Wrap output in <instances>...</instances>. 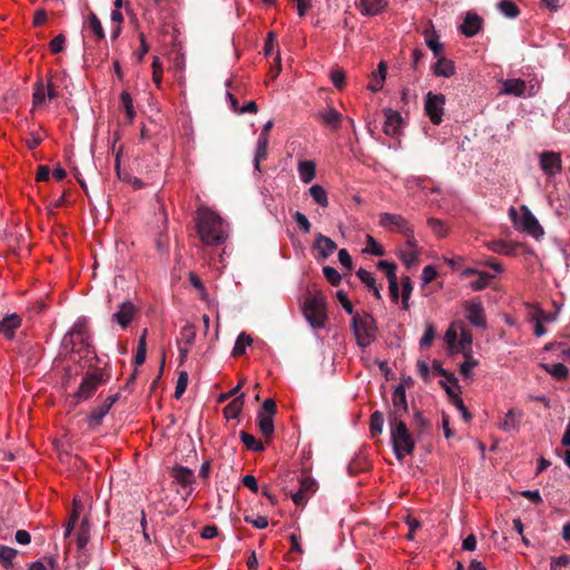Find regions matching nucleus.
Segmentation results:
<instances>
[{
	"mask_svg": "<svg viewBox=\"0 0 570 570\" xmlns=\"http://www.w3.org/2000/svg\"><path fill=\"white\" fill-rule=\"evenodd\" d=\"M197 234L208 246H217L226 239L223 219L209 209L199 212L197 217Z\"/></svg>",
	"mask_w": 570,
	"mask_h": 570,
	"instance_id": "obj_1",
	"label": "nucleus"
},
{
	"mask_svg": "<svg viewBox=\"0 0 570 570\" xmlns=\"http://www.w3.org/2000/svg\"><path fill=\"white\" fill-rule=\"evenodd\" d=\"M110 379V373L106 368H96L87 372L78 390L71 395V403L77 406L80 402L87 401L94 396L99 386L106 384Z\"/></svg>",
	"mask_w": 570,
	"mask_h": 570,
	"instance_id": "obj_2",
	"label": "nucleus"
},
{
	"mask_svg": "<svg viewBox=\"0 0 570 570\" xmlns=\"http://www.w3.org/2000/svg\"><path fill=\"white\" fill-rule=\"evenodd\" d=\"M390 432L393 451L397 460L402 461L405 455H411L415 449V441L404 421L391 422Z\"/></svg>",
	"mask_w": 570,
	"mask_h": 570,
	"instance_id": "obj_3",
	"label": "nucleus"
},
{
	"mask_svg": "<svg viewBox=\"0 0 570 570\" xmlns=\"http://www.w3.org/2000/svg\"><path fill=\"white\" fill-rule=\"evenodd\" d=\"M352 331L360 347L370 346L377 336V326L375 318L368 313H355L351 322Z\"/></svg>",
	"mask_w": 570,
	"mask_h": 570,
	"instance_id": "obj_4",
	"label": "nucleus"
},
{
	"mask_svg": "<svg viewBox=\"0 0 570 570\" xmlns=\"http://www.w3.org/2000/svg\"><path fill=\"white\" fill-rule=\"evenodd\" d=\"M303 313L313 328L324 327L327 321L325 296L322 293H317L306 297Z\"/></svg>",
	"mask_w": 570,
	"mask_h": 570,
	"instance_id": "obj_5",
	"label": "nucleus"
},
{
	"mask_svg": "<svg viewBox=\"0 0 570 570\" xmlns=\"http://www.w3.org/2000/svg\"><path fill=\"white\" fill-rule=\"evenodd\" d=\"M522 216L520 217L514 207L509 209V216L511 217L514 226L535 239L542 237L544 232L535 216L525 206L522 207Z\"/></svg>",
	"mask_w": 570,
	"mask_h": 570,
	"instance_id": "obj_6",
	"label": "nucleus"
},
{
	"mask_svg": "<svg viewBox=\"0 0 570 570\" xmlns=\"http://www.w3.org/2000/svg\"><path fill=\"white\" fill-rule=\"evenodd\" d=\"M277 412V405L273 399H266L258 413H257V423L261 433L265 438H272L274 434V421L273 417Z\"/></svg>",
	"mask_w": 570,
	"mask_h": 570,
	"instance_id": "obj_7",
	"label": "nucleus"
},
{
	"mask_svg": "<svg viewBox=\"0 0 570 570\" xmlns=\"http://www.w3.org/2000/svg\"><path fill=\"white\" fill-rule=\"evenodd\" d=\"M445 96L429 91L425 96L424 110L433 125H440L443 120Z\"/></svg>",
	"mask_w": 570,
	"mask_h": 570,
	"instance_id": "obj_8",
	"label": "nucleus"
},
{
	"mask_svg": "<svg viewBox=\"0 0 570 570\" xmlns=\"http://www.w3.org/2000/svg\"><path fill=\"white\" fill-rule=\"evenodd\" d=\"M392 406L393 409L389 412V423L403 421V416L409 413V404L403 383L396 385L393 391Z\"/></svg>",
	"mask_w": 570,
	"mask_h": 570,
	"instance_id": "obj_9",
	"label": "nucleus"
},
{
	"mask_svg": "<svg viewBox=\"0 0 570 570\" xmlns=\"http://www.w3.org/2000/svg\"><path fill=\"white\" fill-rule=\"evenodd\" d=\"M466 318L475 327H485L487 318L482 303L478 299L468 301L464 304Z\"/></svg>",
	"mask_w": 570,
	"mask_h": 570,
	"instance_id": "obj_10",
	"label": "nucleus"
},
{
	"mask_svg": "<svg viewBox=\"0 0 570 570\" xmlns=\"http://www.w3.org/2000/svg\"><path fill=\"white\" fill-rule=\"evenodd\" d=\"M137 313V307L130 301H126L119 304L111 321L119 324L121 328H127Z\"/></svg>",
	"mask_w": 570,
	"mask_h": 570,
	"instance_id": "obj_11",
	"label": "nucleus"
},
{
	"mask_svg": "<svg viewBox=\"0 0 570 570\" xmlns=\"http://www.w3.org/2000/svg\"><path fill=\"white\" fill-rule=\"evenodd\" d=\"M540 168L549 177L554 176L562 169L561 156L554 151H543L540 154Z\"/></svg>",
	"mask_w": 570,
	"mask_h": 570,
	"instance_id": "obj_12",
	"label": "nucleus"
},
{
	"mask_svg": "<svg viewBox=\"0 0 570 570\" xmlns=\"http://www.w3.org/2000/svg\"><path fill=\"white\" fill-rule=\"evenodd\" d=\"M483 19L475 12H468L459 30L468 38L474 37L482 28Z\"/></svg>",
	"mask_w": 570,
	"mask_h": 570,
	"instance_id": "obj_13",
	"label": "nucleus"
},
{
	"mask_svg": "<svg viewBox=\"0 0 570 570\" xmlns=\"http://www.w3.org/2000/svg\"><path fill=\"white\" fill-rule=\"evenodd\" d=\"M173 478L185 489H187L186 495H190L193 492L191 485L195 483L196 478L194 472L186 466L176 465L173 469Z\"/></svg>",
	"mask_w": 570,
	"mask_h": 570,
	"instance_id": "obj_14",
	"label": "nucleus"
},
{
	"mask_svg": "<svg viewBox=\"0 0 570 570\" xmlns=\"http://www.w3.org/2000/svg\"><path fill=\"white\" fill-rule=\"evenodd\" d=\"M21 323L22 318L17 313L6 315L0 320V334H3L7 340H12Z\"/></svg>",
	"mask_w": 570,
	"mask_h": 570,
	"instance_id": "obj_15",
	"label": "nucleus"
},
{
	"mask_svg": "<svg viewBox=\"0 0 570 570\" xmlns=\"http://www.w3.org/2000/svg\"><path fill=\"white\" fill-rule=\"evenodd\" d=\"M402 117L399 111L385 110L384 132L390 137H397L401 134Z\"/></svg>",
	"mask_w": 570,
	"mask_h": 570,
	"instance_id": "obj_16",
	"label": "nucleus"
},
{
	"mask_svg": "<svg viewBox=\"0 0 570 570\" xmlns=\"http://www.w3.org/2000/svg\"><path fill=\"white\" fill-rule=\"evenodd\" d=\"M313 247L318 252L316 258L326 259L334 253L337 246L336 243L332 240L330 237L318 233L315 237Z\"/></svg>",
	"mask_w": 570,
	"mask_h": 570,
	"instance_id": "obj_17",
	"label": "nucleus"
},
{
	"mask_svg": "<svg viewBox=\"0 0 570 570\" xmlns=\"http://www.w3.org/2000/svg\"><path fill=\"white\" fill-rule=\"evenodd\" d=\"M380 226L389 229L397 228L401 233L402 229L409 227L405 218H403L401 215L391 213H382L380 215Z\"/></svg>",
	"mask_w": 570,
	"mask_h": 570,
	"instance_id": "obj_18",
	"label": "nucleus"
},
{
	"mask_svg": "<svg viewBox=\"0 0 570 570\" xmlns=\"http://www.w3.org/2000/svg\"><path fill=\"white\" fill-rule=\"evenodd\" d=\"M71 340L76 337L82 347L86 350V356L89 353H95L94 347L90 344L89 336L87 335L86 325L82 322H77L69 332Z\"/></svg>",
	"mask_w": 570,
	"mask_h": 570,
	"instance_id": "obj_19",
	"label": "nucleus"
},
{
	"mask_svg": "<svg viewBox=\"0 0 570 570\" xmlns=\"http://www.w3.org/2000/svg\"><path fill=\"white\" fill-rule=\"evenodd\" d=\"M527 83L522 79H507L502 81L500 94L521 97L524 95Z\"/></svg>",
	"mask_w": 570,
	"mask_h": 570,
	"instance_id": "obj_20",
	"label": "nucleus"
},
{
	"mask_svg": "<svg viewBox=\"0 0 570 570\" xmlns=\"http://www.w3.org/2000/svg\"><path fill=\"white\" fill-rule=\"evenodd\" d=\"M317 116L325 126L334 130H337L341 127L343 116L333 107L320 111Z\"/></svg>",
	"mask_w": 570,
	"mask_h": 570,
	"instance_id": "obj_21",
	"label": "nucleus"
},
{
	"mask_svg": "<svg viewBox=\"0 0 570 570\" xmlns=\"http://www.w3.org/2000/svg\"><path fill=\"white\" fill-rule=\"evenodd\" d=\"M525 306L530 311V320H539L541 323H552L557 321L560 313V308L553 313H548L537 304L527 303Z\"/></svg>",
	"mask_w": 570,
	"mask_h": 570,
	"instance_id": "obj_22",
	"label": "nucleus"
},
{
	"mask_svg": "<svg viewBox=\"0 0 570 570\" xmlns=\"http://www.w3.org/2000/svg\"><path fill=\"white\" fill-rule=\"evenodd\" d=\"M432 70L438 77L449 78L455 73V65L452 60L439 56L438 61L432 67Z\"/></svg>",
	"mask_w": 570,
	"mask_h": 570,
	"instance_id": "obj_23",
	"label": "nucleus"
},
{
	"mask_svg": "<svg viewBox=\"0 0 570 570\" xmlns=\"http://www.w3.org/2000/svg\"><path fill=\"white\" fill-rule=\"evenodd\" d=\"M387 6V0H360L362 14L375 16L382 12Z\"/></svg>",
	"mask_w": 570,
	"mask_h": 570,
	"instance_id": "obj_24",
	"label": "nucleus"
},
{
	"mask_svg": "<svg viewBox=\"0 0 570 570\" xmlns=\"http://www.w3.org/2000/svg\"><path fill=\"white\" fill-rule=\"evenodd\" d=\"M523 416V412L515 409H510L505 414L503 422L500 424V429L503 431L515 430L520 428V420Z\"/></svg>",
	"mask_w": 570,
	"mask_h": 570,
	"instance_id": "obj_25",
	"label": "nucleus"
},
{
	"mask_svg": "<svg viewBox=\"0 0 570 570\" xmlns=\"http://www.w3.org/2000/svg\"><path fill=\"white\" fill-rule=\"evenodd\" d=\"M109 411L110 410L104 403L96 406L86 419L88 428L95 430L100 426L104 417L108 414Z\"/></svg>",
	"mask_w": 570,
	"mask_h": 570,
	"instance_id": "obj_26",
	"label": "nucleus"
},
{
	"mask_svg": "<svg viewBox=\"0 0 570 570\" xmlns=\"http://www.w3.org/2000/svg\"><path fill=\"white\" fill-rule=\"evenodd\" d=\"M244 394H240L238 396H235L225 407H224V415L227 420L236 419L244 405Z\"/></svg>",
	"mask_w": 570,
	"mask_h": 570,
	"instance_id": "obj_27",
	"label": "nucleus"
},
{
	"mask_svg": "<svg viewBox=\"0 0 570 570\" xmlns=\"http://www.w3.org/2000/svg\"><path fill=\"white\" fill-rule=\"evenodd\" d=\"M18 554V550L11 547L0 544V564L4 569H12L14 567L13 560L17 558Z\"/></svg>",
	"mask_w": 570,
	"mask_h": 570,
	"instance_id": "obj_28",
	"label": "nucleus"
},
{
	"mask_svg": "<svg viewBox=\"0 0 570 570\" xmlns=\"http://www.w3.org/2000/svg\"><path fill=\"white\" fill-rule=\"evenodd\" d=\"M147 334H148L147 328H144L141 334H140V336H139V340H138V346H137L136 355H135V358H134V363L137 366L144 364L145 361H146Z\"/></svg>",
	"mask_w": 570,
	"mask_h": 570,
	"instance_id": "obj_29",
	"label": "nucleus"
},
{
	"mask_svg": "<svg viewBox=\"0 0 570 570\" xmlns=\"http://www.w3.org/2000/svg\"><path fill=\"white\" fill-rule=\"evenodd\" d=\"M268 144H269V140H267L265 138L257 139V146H256L255 157H254V166L257 171H261V161H263L267 158Z\"/></svg>",
	"mask_w": 570,
	"mask_h": 570,
	"instance_id": "obj_30",
	"label": "nucleus"
},
{
	"mask_svg": "<svg viewBox=\"0 0 570 570\" xmlns=\"http://www.w3.org/2000/svg\"><path fill=\"white\" fill-rule=\"evenodd\" d=\"M298 174L301 177V180L305 184H308L312 181L315 177V164L309 160L301 161L298 164Z\"/></svg>",
	"mask_w": 570,
	"mask_h": 570,
	"instance_id": "obj_31",
	"label": "nucleus"
},
{
	"mask_svg": "<svg viewBox=\"0 0 570 570\" xmlns=\"http://www.w3.org/2000/svg\"><path fill=\"white\" fill-rule=\"evenodd\" d=\"M541 366L547 373L551 374L554 379L559 381L566 380L568 377V367L562 363L541 364Z\"/></svg>",
	"mask_w": 570,
	"mask_h": 570,
	"instance_id": "obj_32",
	"label": "nucleus"
},
{
	"mask_svg": "<svg viewBox=\"0 0 570 570\" xmlns=\"http://www.w3.org/2000/svg\"><path fill=\"white\" fill-rule=\"evenodd\" d=\"M90 538V527L87 519H82L77 531V546L79 549H83Z\"/></svg>",
	"mask_w": 570,
	"mask_h": 570,
	"instance_id": "obj_33",
	"label": "nucleus"
},
{
	"mask_svg": "<svg viewBox=\"0 0 570 570\" xmlns=\"http://www.w3.org/2000/svg\"><path fill=\"white\" fill-rule=\"evenodd\" d=\"M239 436H240L242 442L248 450L254 451V452L264 451V449H265L264 444L261 441L256 440V438L254 435H252L245 431H240Z\"/></svg>",
	"mask_w": 570,
	"mask_h": 570,
	"instance_id": "obj_34",
	"label": "nucleus"
},
{
	"mask_svg": "<svg viewBox=\"0 0 570 570\" xmlns=\"http://www.w3.org/2000/svg\"><path fill=\"white\" fill-rule=\"evenodd\" d=\"M384 424V415L381 411H375L371 414L370 419V432L374 438L382 433Z\"/></svg>",
	"mask_w": 570,
	"mask_h": 570,
	"instance_id": "obj_35",
	"label": "nucleus"
},
{
	"mask_svg": "<svg viewBox=\"0 0 570 570\" xmlns=\"http://www.w3.org/2000/svg\"><path fill=\"white\" fill-rule=\"evenodd\" d=\"M499 11L507 18L513 19L520 14V9L512 0H502L498 3Z\"/></svg>",
	"mask_w": 570,
	"mask_h": 570,
	"instance_id": "obj_36",
	"label": "nucleus"
},
{
	"mask_svg": "<svg viewBox=\"0 0 570 570\" xmlns=\"http://www.w3.org/2000/svg\"><path fill=\"white\" fill-rule=\"evenodd\" d=\"M488 248L498 254L512 255L514 253V247L502 239L491 240L488 243Z\"/></svg>",
	"mask_w": 570,
	"mask_h": 570,
	"instance_id": "obj_37",
	"label": "nucleus"
},
{
	"mask_svg": "<svg viewBox=\"0 0 570 570\" xmlns=\"http://www.w3.org/2000/svg\"><path fill=\"white\" fill-rule=\"evenodd\" d=\"M196 328L193 324H186L180 328L179 340L180 344L191 346L195 343Z\"/></svg>",
	"mask_w": 570,
	"mask_h": 570,
	"instance_id": "obj_38",
	"label": "nucleus"
},
{
	"mask_svg": "<svg viewBox=\"0 0 570 570\" xmlns=\"http://www.w3.org/2000/svg\"><path fill=\"white\" fill-rule=\"evenodd\" d=\"M253 343V340L249 335L245 333H240L235 342L233 348V356L237 357L245 353L246 347Z\"/></svg>",
	"mask_w": 570,
	"mask_h": 570,
	"instance_id": "obj_39",
	"label": "nucleus"
},
{
	"mask_svg": "<svg viewBox=\"0 0 570 570\" xmlns=\"http://www.w3.org/2000/svg\"><path fill=\"white\" fill-rule=\"evenodd\" d=\"M309 195L316 204L322 207L328 206L327 193L321 185H313L309 188Z\"/></svg>",
	"mask_w": 570,
	"mask_h": 570,
	"instance_id": "obj_40",
	"label": "nucleus"
},
{
	"mask_svg": "<svg viewBox=\"0 0 570 570\" xmlns=\"http://www.w3.org/2000/svg\"><path fill=\"white\" fill-rule=\"evenodd\" d=\"M88 28L96 36L97 40H102L105 38V31L101 22L94 12H90L88 16Z\"/></svg>",
	"mask_w": 570,
	"mask_h": 570,
	"instance_id": "obj_41",
	"label": "nucleus"
},
{
	"mask_svg": "<svg viewBox=\"0 0 570 570\" xmlns=\"http://www.w3.org/2000/svg\"><path fill=\"white\" fill-rule=\"evenodd\" d=\"M120 101H121V106L126 112L128 120L132 121L134 118L136 117V111L134 108V102H132V98H131L130 94L127 91H122L120 95Z\"/></svg>",
	"mask_w": 570,
	"mask_h": 570,
	"instance_id": "obj_42",
	"label": "nucleus"
},
{
	"mask_svg": "<svg viewBox=\"0 0 570 570\" xmlns=\"http://www.w3.org/2000/svg\"><path fill=\"white\" fill-rule=\"evenodd\" d=\"M493 278V275L489 274L488 272H480L478 274V278L470 283V287L474 292L483 291L489 286L490 281Z\"/></svg>",
	"mask_w": 570,
	"mask_h": 570,
	"instance_id": "obj_43",
	"label": "nucleus"
},
{
	"mask_svg": "<svg viewBox=\"0 0 570 570\" xmlns=\"http://www.w3.org/2000/svg\"><path fill=\"white\" fill-rule=\"evenodd\" d=\"M472 341H473L472 333L470 331L462 330L461 335H460L459 345H460V350L462 351V353L465 357H470Z\"/></svg>",
	"mask_w": 570,
	"mask_h": 570,
	"instance_id": "obj_44",
	"label": "nucleus"
},
{
	"mask_svg": "<svg viewBox=\"0 0 570 570\" xmlns=\"http://www.w3.org/2000/svg\"><path fill=\"white\" fill-rule=\"evenodd\" d=\"M432 370L438 375L445 377L446 382L458 386V379L455 377V375L453 373L444 370L442 367V364L439 361H436V360L433 361Z\"/></svg>",
	"mask_w": 570,
	"mask_h": 570,
	"instance_id": "obj_45",
	"label": "nucleus"
},
{
	"mask_svg": "<svg viewBox=\"0 0 570 570\" xmlns=\"http://www.w3.org/2000/svg\"><path fill=\"white\" fill-rule=\"evenodd\" d=\"M299 484H301L299 490L303 491V493L306 494V497H309L311 494L315 493L317 490L316 481L308 475L303 476L299 480Z\"/></svg>",
	"mask_w": 570,
	"mask_h": 570,
	"instance_id": "obj_46",
	"label": "nucleus"
},
{
	"mask_svg": "<svg viewBox=\"0 0 570 570\" xmlns=\"http://www.w3.org/2000/svg\"><path fill=\"white\" fill-rule=\"evenodd\" d=\"M377 268L385 273L387 281L397 278L396 276V264L389 261H380Z\"/></svg>",
	"mask_w": 570,
	"mask_h": 570,
	"instance_id": "obj_47",
	"label": "nucleus"
},
{
	"mask_svg": "<svg viewBox=\"0 0 570 570\" xmlns=\"http://www.w3.org/2000/svg\"><path fill=\"white\" fill-rule=\"evenodd\" d=\"M323 274L327 282L333 286H337L342 281L341 274L332 266H324Z\"/></svg>",
	"mask_w": 570,
	"mask_h": 570,
	"instance_id": "obj_48",
	"label": "nucleus"
},
{
	"mask_svg": "<svg viewBox=\"0 0 570 570\" xmlns=\"http://www.w3.org/2000/svg\"><path fill=\"white\" fill-rule=\"evenodd\" d=\"M187 383H188L187 372H180L177 383H176V387H175V394H174L175 399L181 397V395L185 393V391L187 389Z\"/></svg>",
	"mask_w": 570,
	"mask_h": 570,
	"instance_id": "obj_49",
	"label": "nucleus"
},
{
	"mask_svg": "<svg viewBox=\"0 0 570 570\" xmlns=\"http://www.w3.org/2000/svg\"><path fill=\"white\" fill-rule=\"evenodd\" d=\"M366 243H367V247H366L365 252L371 253L375 256L384 255L385 252H384L383 247L374 239V237H372L371 235H367Z\"/></svg>",
	"mask_w": 570,
	"mask_h": 570,
	"instance_id": "obj_50",
	"label": "nucleus"
},
{
	"mask_svg": "<svg viewBox=\"0 0 570 570\" xmlns=\"http://www.w3.org/2000/svg\"><path fill=\"white\" fill-rule=\"evenodd\" d=\"M435 337V328L432 324H428L425 327V332L423 336L420 340V346L421 347H429L433 343V340Z\"/></svg>",
	"mask_w": 570,
	"mask_h": 570,
	"instance_id": "obj_51",
	"label": "nucleus"
},
{
	"mask_svg": "<svg viewBox=\"0 0 570 570\" xmlns=\"http://www.w3.org/2000/svg\"><path fill=\"white\" fill-rule=\"evenodd\" d=\"M356 276L367 287V289L374 287V284L376 283V281H375L374 276L372 275V273L366 271V269H364V268H360L356 272Z\"/></svg>",
	"mask_w": 570,
	"mask_h": 570,
	"instance_id": "obj_52",
	"label": "nucleus"
},
{
	"mask_svg": "<svg viewBox=\"0 0 570 570\" xmlns=\"http://www.w3.org/2000/svg\"><path fill=\"white\" fill-rule=\"evenodd\" d=\"M399 258L403 262V264L410 268L412 267L413 265H416L419 259H417V253L416 252H404V250H401L399 253Z\"/></svg>",
	"mask_w": 570,
	"mask_h": 570,
	"instance_id": "obj_53",
	"label": "nucleus"
},
{
	"mask_svg": "<svg viewBox=\"0 0 570 570\" xmlns=\"http://www.w3.org/2000/svg\"><path fill=\"white\" fill-rule=\"evenodd\" d=\"M425 42H426V46L433 51V55L435 57H439L441 55V52L443 51V45L439 41L435 32H433V35L431 37H428Z\"/></svg>",
	"mask_w": 570,
	"mask_h": 570,
	"instance_id": "obj_54",
	"label": "nucleus"
},
{
	"mask_svg": "<svg viewBox=\"0 0 570 570\" xmlns=\"http://www.w3.org/2000/svg\"><path fill=\"white\" fill-rule=\"evenodd\" d=\"M66 37L63 35L56 36L49 43L50 51L53 55L60 53L65 49Z\"/></svg>",
	"mask_w": 570,
	"mask_h": 570,
	"instance_id": "obj_55",
	"label": "nucleus"
},
{
	"mask_svg": "<svg viewBox=\"0 0 570 570\" xmlns=\"http://www.w3.org/2000/svg\"><path fill=\"white\" fill-rule=\"evenodd\" d=\"M293 217L303 233L307 234L311 232L312 225L308 218L303 213L296 212Z\"/></svg>",
	"mask_w": 570,
	"mask_h": 570,
	"instance_id": "obj_56",
	"label": "nucleus"
},
{
	"mask_svg": "<svg viewBox=\"0 0 570 570\" xmlns=\"http://www.w3.org/2000/svg\"><path fill=\"white\" fill-rule=\"evenodd\" d=\"M163 67L158 57H154L153 60V81L158 88L161 86Z\"/></svg>",
	"mask_w": 570,
	"mask_h": 570,
	"instance_id": "obj_57",
	"label": "nucleus"
},
{
	"mask_svg": "<svg viewBox=\"0 0 570 570\" xmlns=\"http://www.w3.org/2000/svg\"><path fill=\"white\" fill-rule=\"evenodd\" d=\"M428 225L433 230L435 235L439 237H444L446 235V228L440 219L436 218H429Z\"/></svg>",
	"mask_w": 570,
	"mask_h": 570,
	"instance_id": "obj_58",
	"label": "nucleus"
},
{
	"mask_svg": "<svg viewBox=\"0 0 570 570\" xmlns=\"http://www.w3.org/2000/svg\"><path fill=\"white\" fill-rule=\"evenodd\" d=\"M245 522L250 523L256 529H265L268 525V520L264 515H258L254 518L253 515H245Z\"/></svg>",
	"mask_w": 570,
	"mask_h": 570,
	"instance_id": "obj_59",
	"label": "nucleus"
},
{
	"mask_svg": "<svg viewBox=\"0 0 570 570\" xmlns=\"http://www.w3.org/2000/svg\"><path fill=\"white\" fill-rule=\"evenodd\" d=\"M331 80L338 90L343 89L345 86V72L342 69L333 70L331 72Z\"/></svg>",
	"mask_w": 570,
	"mask_h": 570,
	"instance_id": "obj_60",
	"label": "nucleus"
},
{
	"mask_svg": "<svg viewBox=\"0 0 570 570\" xmlns=\"http://www.w3.org/2000/svg\"><path fill=\"white\" fill-rule=\"evenodd\" d=\"M336 297L347 314L353 316L356 313V312H354L353 305L350 302L347 294L344 291H338L336 293Z\"/></svg>",
	"mask_w": 570,
	"mask_h": 570,
	"instance_id": "obj_61",
	"label": "nucleus"
},
{
	"mask_svg": "<svg viewBox=\"0 0 570 570\" xmlns=\"http://www.w3.org/2000/svg\"><path fill=\"white\" fill-rule=\"evenodd\" d=\"M401 285H402V298L404 301H409L413 291L412 281L409 276H403L401 278Z\"/></svg>",
	"mask_w": 570,
	"mask_h": 570,
	"instance_id": "obj_62",
	"label": "nucleus"
},
{
	"mask_svg": "<svg viewBox=\"0 0 570 570\" xmlns=\"http://www.w3.org/2000/svg\"><path fill=\"white\" fill-rule=\"evenodd\" d=\"M46 88L41 82L36 83V89L33 92V105H41L46 100Z\"/></svg>",
	"mask_w": 570,
	"mask_h": 570,
	"instance_id": "obj_63",
	"label": "nucleus"
},
{
	"mask_svg": "<svg viewBox=\"0 0 570 570\" xmlns=\"http://www.w3.org/2000/svg\"><path fill=\"white\" fill-rule=\"evenodd\" d=\"M468 360L461 364L460 372L464 377H470L472 373V368L478 365V361L471 357H466Z\"/></svg>",
	"mask_w": 570,
	"mask_h": 570,
	"instance_id": "obj_64",
	"label": "nucleus"
}]
</instances>
